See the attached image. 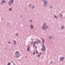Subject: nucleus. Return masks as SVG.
I'll return each mask as SVG.
<instances>
[{
	"label": "nucleus",
	"mask_w": 65,
	"mask_h": 65,
	"mask_svg": "<svg viewBox=\"0 0 65 65\" xmlns=\"http://www.w3.org/2000/svg\"><path fill=\"white\" fill-rule=\"evenodd\" d=\"M48 27V26L46 25V23H44L43 24V26L41 27V28L42 29L44 30H46V29H47Z\"/></svg>",
	"instance_id": "obj_1"
},
{
	"label": "nucleus",
	"mask_w": 65,
	"mask_h": 65,
	"mask_svg": "<svg viewBox=\"0 0 65 65\" xmlns=\"http://www.w3.org/2000/svg\"><path fill=\"white\" fill-rule=\"evenodd\" d=\"M15 55H14L15 57L18 58L20 56V53L19 52L17 51L15 53Z\"/></svg>",
	"instance_id": "obj_2"
},
{
	"label": "nucleus",
	"mask_w": 65,
	"mask_h": 65,
	"mask_svg": "<svg viewBox=\"0 0 65 65\" xmlns=\"http://www.w3.org/2000/svg\"><path fill=\"white\" fill-rule=\"evenodd\" d=\"M42 1L44 3H43V5L45 7H46L47 6V1L46 0H42Z\"/></svg>",
	"instance_id": "obj_3"
},
{
	"label": "nucleus",
	"mask_w": 65,
	"mask_h": 65,
	"mask_svg": "<svg viewBox=\"0 0 65 65\" xmlns=\"http://www.w3.org/2000/svg\"><path fill=\"white\" fill-rule=\"evenodd\" d=\"M13 3H14V0H10L8 3V4L9 5L11 6L12 5Z\"/></svg>",
	"instance_id": "obj_4"
},
{
	"label": "nucleus",
	"mask_w": 65,
	"mask_h": 65,
	"mask_svg": "<svg viewBox=\"0 0 65 65\" xmlns=\"http://www.w3.org/2000/svg\"><path fill=\"white\" fill-rule=\"evenodd\" d=\"M64 59V57H60V61H63Z\"/></svg>",
	"instance_id": "obj_5"
},
{
	"label": "nucleus",
	"mask_w": 65,
	"mask_h": 65,
	"mask_svg": "<svg viewBox=\"0 0 65 65\" xmlns=\"http://www.w3.org/2000/svg\"><path fill=\"white\" fill-rule=\"evenodd\" d=\"M49 38L50 39H52L53 38V36L51 35L49 37Z\"/></svg>",
	"instance_id": "obj_6"
},
{
	"label": "nucleus",
	"mask_w": 65,
	"mask_h": 65,
	"mask_svg": "<svg viewBox=\"0 0 65 65\" xmlns=\"http://www.w3.org/2000/svg\"><path fill=\"white\" fill-rule=\"evenodd\" d=\"M54 18H55V19H57V20L58 19V17H57V16H56V15H54Z\"/></svg>",
	"instance_id": "obj_7"
},
{
	"label": "nucleus",
	"mask_w": 65,
	"mask_h": 65,
	"mask_svg": "<svg viewBox=\"0 0 65 65\" xmlns=\"http://www.w3.org/2000/svg\"><path fill=\"white\" fill-rule=\"evenodd\" d=\"M36 41H34V46H35V43H36Z\"/></svg>",
	"instance_id": "obj_8"
},
{
	"label": "nucleus",
	"mask_w": 65,
	"mask_h": 65,
	"mask_svg": "<svg viewBox=\"0 0 65 65\" xmlns=\"http://www.w3.org/2000/svg\"><path fill=\"white\" fill-rule=\"evenodd\" d=\"M59 15L60 18H62V17H63V15L62 14H59Z\"/></svg>",
	"instance_id": "obj_9"
},
{
	"label": "nucleus",
	"mask_w": 65,
	"mask_h": 65,
	"mask_svg": "<svg viewBox=\"0 0 65 65\" xmlns=\"http://www.w3.org/2000/svg\"><path fill=\"white\" fill-rule=\"evenodd\" d=\"M37 41H38V42H39V43H41V41H40V40H39L38 39H37Z\"/></svg>",
	"instance_id": "obj_10"
},
{
	"label": "nucleus",
	"mask_w": 65,
	"mask_h": 65,
	"mask_svg": "<svg viewBox=\"0 0 65 65\" xmlns=\"http://www.w3.org/2000/svg\"><path fill=\"white\" fill-rule=\"evenodd\" d=\"M2 2L4 4L5 3V1L4 0H2Z\"/></svg>",
	"instance_id": "obj_11"
},
{
	"label": "nucleus",
	"mask_w": 65,
	"mask_h": 65,
	"mask_svg": "<svg viewBox=\"0 0 65 65\" xmlns=\"http://www.w3.org/2000/svg\"><path fill=\"white\" fill-rule=\"evenodd\" d=\"M30 27L32 29H33V26L32 25H31Z\"/></svg>",
	"instance_id": "obj_12"
},
{
	"label": "nucleus",
	"mask_w": 65,
	"mask_h": 65,
	"mask_svg": "<svg viewBox=\"0 0 65 65\" xmlns=\"http://www.w3.org/2000/svg\"><path fill=\"white\" fill-rule=\"evenodd\" d=\"M43 49L45 50V46H44V45H43Z\"/></svg>",
	"instance_id": "obj_13"
},
{
	"label": "nucleus",
	"mask_w": 65,
	"mask_h": 65,
	"mask_svg": "<svg viewBox=\"0 0 65 65\" xmlns=\"http://www.w3.org/2000/svg\"><path fill=\"white\" fill-rule=\"evenodd\" d=\"M31 6H32V4H29V6L30 7H31Z\"/></svg>",
	"instance_id": "obj_14"
},
{
	"label": "nucleus",
	"mask_w": 65,
	"mask_h": 65,
	"mask_svg": "<svg viewBox=\"0 0 65 65\" xmlns=\"http://www.w3.org/2000/svg\"><path fill=\"white\" fill-rule=\"evenodd\" d=\"M7 26H8L9 27V26H10V24H9V23L8 22L7 23Z\"/></svg>",
	"instance_id": "obj_15"
},
{
	"label": "nucleus",
	"mask_w": 65,
	"mask_h": 65,
	"mask_svg": "<svg viewBox=\"0 0 65 65\" xmlns=\"http://www.w3.org/2000/svg\"><path fill=\"white\" fill-rule=\"evenodd\" d=\"M42 41H43L42 43L43 44H44V40L43 39H42Z\"/></svg>",
	"instance_id": "obj_16"
},
{
	"label": "nucleus",
	"mask_w": 65,
	"mask_h": 65,
	"mask_svg": "<svg viewBox=\"0 0 65 65\" xmlns=\"http://www.w3.org/2000/svg\"><path fill=\"white\" fill-rule=\"evenodd\" d=\"M64 26H62V27H61V28L62 29H64Z\"/></svg>",
	"instance_id": "obj_17"
},
{
	"label": "nucleus",
	"mask_w": 65,
	"mask_h": 65,
	"mask_svg": "<svg viewBox=\"0 0 65 65\" xmlns=\"http://www.w3.org/2000/svg\"><path fill=\"white\" fill-rule=\"evenodd\" d=\"M53 62V60H52V61H51L50 62V64H52Z\"/></svg>",
	"instance_id": "obj_18"
},
{
	"label": "nucleus",
	"mask_w": 65,
	"mask_h": 65,
	"mask_svg": "<svg viewBox=\"0 0 65 65\" xmlns=\"http://www.w3.org/2000/svg\"><path fill=\"white\" fill-rule=\"evenodd\" d=\"M27 51H28H28H30V50L29 49V48H27Z\"/></svg>",
	"instance_id": "obj_19"
},
{
	"label": "nucleus",
	"mask_w": 65,
	"mask_h": 65,
	"mask_svg": "<svg viewBox=\"0 0 65 65\" xmlns=\"http://www.w3.org/2000/svg\"><path fill=\"white\" fill-rule=\"evenodd\" d=\"M13 43L14 44H16V42L15 41H13Z\"/></svg>",
	"instance_id": "obj_20"
},
{
	"label": "nucleus",
	"mask_w": 65,
	"mask_h": 65,
	"mask_svg": "<svg viewBox=\"0 0 65 65\" xmlns=\"http://www.w3.org/2000/svg\"><path fill=\"white\" fill-rule=\"evenodd\" d=\"M53 6H51V7H50V8H51V9H53Z\"/></svg>",
	"instance_id": "obj_21"
},
{
	"label": "nucleus",
	"mask_w": 65,
	"mask_h": 65,
	"mask_svg": "<svg viewBox=\"0 0 65 65\" xmlns=\"http://www.w3.org/2000/svg\"><path fill=\"white\" fill-rule=\"evenodd\" d=\"M32 8H33V9H34V8H35V7L34 6V5H33L32 6Z\"/></svg>",
	"instance_id": "obj_22"
},
{
	"label": "nucleus",
	"mask_w": 65,
	"mask_h": 65,
	"mask_svg": "<svg viewBox=\"0 0 65 65\" xmlns=\"http://www.w3.org/2000/svg\"><path fill=\"white\" fill-rule=\"evenodd\" d=\"M36 53L37 54H38V52L37 50H36Z\"/></svg>",
	"instance_id": "obj_23"
},
{
	"label": "nucleus",
	"mask_w": 65,
	"mask_h": 65,
	"mask_svg": "<svg viewBox=\"0 0 65 65\" xmlns=\"http://www.w3.org/2000/svg\"><path fill=\"white\" fill-rule=\"evenodd\" d=\"M41 51H43V50H44V49L41 48Z\"/></svg>",
	"instance_id": "obj_24"
},
{
	"label": "nucleus",
	"mask_w": 65,
	"mask_h": 65,
	"mask_svg": "<svg viewBox=\"0 0 65 65\" xmlns=\"http://www.w3.org/2000/svg\"><path fill=\"white\" fill-rule=\"evenodd\" d=\"M16 36H18V35H19L18 34V33H17L16 34Z\"/></svg>",
	"instance_id": "obj_25"
},
{
	"label": "nucleus",
	"mask_w": 65,
	"mask_h": 65,
	"mask_svg": "<svg viewBox=\"0 0 65 65\" xmlns=\"http://www.w3.org/2000/svg\"><path fill=\"white\" fill-rule=\"evenodd\" d=\"M11 9H12L11 8H10L9 10H10V11H11Z\"/></svg>",
	"instance_id": "obj_26"
},
{
	"label": "nucleus",
	"mask_w": 65,
	"mask_h": 65,
	"mask_svg": "<svg viewBox=\"0 0 65 65\" xmlns=\"http://www.w3.org/2000/svg\"><path fill=\"white\" fill-rule=\"evenodd\" d=\"M7 65H10V63L8 62V63L7 64Z\"/></svg>",
	"instance_id": "obj_27"
},
{
	"label": "nucleus",
	"mask_w": 65,
	"mask_h": 65,
	"mask_svg": "<svg viewBox=\"0 0 65 65\" xmlns=\"http://www.w3.org/2000/svg\"><path fill=\"white\" fill-rule=\"evenodd\" d=\"M35 52H36L35 51L34 53H33V55H35Z\"/></svg>",
	"instance_id": "obj_28"
},
{
	"label": "nucleus",
	"mask_w": 65,
	"mask_h": 65,
	"mask_svg": "<svg viewBox=\"0 0 65 65\" xmlns=\"http://www.w3.org/2000/svg\"><path fill=\"white\" fill-rule=\"evenodd\" d=\"M40 55H38V57H40Z\"/></svg>",
	"instance_id": "obj_29"
},
{
	"label": "nucleus",
	"mask_w": 65,
	"mask_h": 65,
	"mask_svg": "<svg viewBox=\"0 0 65 65\" xmlns=\"http://www.w3.org/2000/svg\"><path fill=\"white\" fill-rule=\"evenodd\" d=\"M1 4H3V2H1Z\"/></svg>",
	"instance_id": "obj_30"
},
{
	"label": "nucleus",
	"mask_w": 65,
	"mask_h": 65,
	"mask_svg": "<svg viewBox=\"0 0 65 65\" xmlns=\"http://www.w3.org/2000/svg\"><path fill=\"white\" fill-rule=\"evenodd\" d=\"M36 44H38V42H36Z\"/></svg>",
	"instance_id": "obj_31"
},
{
	"label": "nucleus",
	"mask_w": 65,
	"mask_h": 65,
	"mask_svg": "<svg viewBox=\"0 0 65 65\" xmlns=\"http://www.w3.org/2000/svg\"><path fill=\"white\" fill-rule=\"evenodd\" d=\"M3 18H1V20L2 21L3 20Z\"/></svg>",
	"instance_id": "obj_32"
},
{
	"label": "nucleus",
	"mask_w": 65,
	"mask_h": 65,
	"mask_svg": "<svg viewBox=\"0 0 65 65\" xmlns=\"http://www.w3.org/2000/svg\"><path fill=\"white\" fill-rule=\"evenodd\" d=\"M20 17H21L22 18H23V17H22V15H21L20 16Z\"/></svg>",
	"instance_id": "obj_33"
},
{
	"label": "nucleus",
	"mask_w": 65,
	"mask_h": 65,
	"mask_svg": "<svg viewBox=\"0 0 65 65\" xmlns=\"http://www.w3.org/2000/svg\"><path fill=\"white\" fill-rule=\"evenodd\" d=\"M30 22H32V20H30Z\"/></svg>",
	"instance_id": "obj_34"
},
{
	"label": "nucleus",
	"mask_w": 65,
	"mask_h": 65,
	"mask_svg": "<svg viewBox=\"0 0 65 65\" xmlns=\"http://www.w3.org/2000/svg\"><path fill=\"white\" fill-rule=\"evenodd\" d=\"M5 50H6V48H5Z\"/></svg>",
	"instance_id": "obj_35"
},
{
	"label": "nucleus",
	"mask_w": 65,
	"mask_h": 65,
	"mask_svg": "<svg viewBox=\"0 0 65 65\" xmlns=\"http://www.w3.org/2000/svg\"><path fill=\"white\" fill-rule=\"evenodd\" d=\"M11 62L12 63H13V61H11Z\"/></svg>",
	"instance_id": "obj_36"
},
{
	"label": "nucleus",
	"mask_w": 65,
	"mask_h": 65,
	"mask_svg": "<svg viewBox=\"0 0 65 65\" xmlns=\"http://www.w3.org/2000/svg\"><path fill=\"white\" fill-rule=\"evenodd\" d=\"M8 43H9V44L10 43V42H8Z\"/></svg>",
	"instance_id": "obj_37"
},
{
	"label": "nucleus",
	"mask_w": 65,
	"mask_h": 65,
	"mask_svg": "<svg viewBox=\"0 0 65 65\" xmlns=\"http://www.w3.org/2000/svg\"><path fill=\"white\" fill-rule=\"evenodd\" d=\"M37 46H36V48H37Z\"/></svg>",
	"instance_id": "obj_38"
},
{
	"label": "nucleus",
	"mask_w": 65,
	"mask_h": 65,
	"mask_svg": "<svg viewBox=\"0 0 65 65\" xmlns=\"http://www.w3.org/2000/svg\"><path fill=\"white\" fill-rule=\"evenodd\" d=\"M29 47H30V46H28V48H29Z\"/></svg>",
	"instance_id": "obj_39"
},
{
	"label": "nucleus",
	"mask_w": 65,
	"mask_h": 65,
	"mask_svg": "<svg viewBox=\"0 0 65 65\" xmlns=\"http://www.w3.org/2000/svg\"><path fill=\"white\" fill-rule=\"evenodd\" d=\"M40 54H42V53L41 52H40Z\"/></svg>",
	"instance_id": "obj_40"
},
{
	"label": "nucleus",
	"mask_w": 65,
	"mask_h": 65,
	"mask_svg": "<svg viewBox=\"0 0 65 65\" xmlns=\"http://www.w3.org/2000/svg\"><path fill=\"white\" fill-rule=\"evenodd\" d=\"M31 43H33V42H31Z\"/></svg>",
	"instance_id": "obj_41"
},
{
	"label": "nucleus",
	"mask_w": 65,
	"mask_h": 65,
	"mask_svg": "<svg viewBox=\"0 0 65 65\" xmlns=\"http://www.w3.org/2000/svg\"><path fill=\"white\" fill-rule=\"evenodd\" d=\"M61 13H63V12H61Z\"/></svg>",
	"instance_id": "obj_42"
}]
</instances>
